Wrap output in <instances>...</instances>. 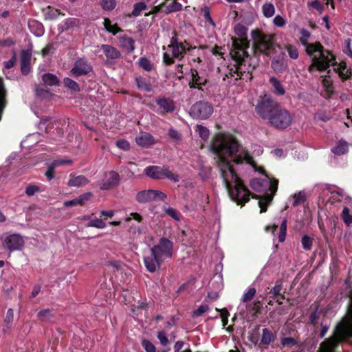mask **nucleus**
I'll use <instances>...</instances> for the list:
<instances>
[{
  "mask_svg": "<svg viewBox=\"0 0 352 352\" xmlns=\"http://www.w3.org/2000/svg\"><path fill=\"white\" fill-rule=\"evenodd\" d=\"M213 113L212 104L207 102L199 101L194 104L190 111L192 117L196 119H206Z\"/></svg>",
  "mask_w": 352,
  "mask_h": 352,
  "instance_id": "f8f14e48",
  "label": "nucleus"
},
{
  "mask_svg": "<svg viewBox=\"0 0 352 352\" xmlns=\"http://www.w3.org/2000/svg\"><path fill=\"white\" fill-rule=\"evenodd\" d=\"M87 182V179L82 175L72 176L70 175V179L68 181V186L71 187H80L82 185H85Z\"/></svg>",
  "mask_w": 352,
  "mask_h": 352,
  "instance_id": "393cba45",
  "label": "nucleus"
},
{
  "mask_svg": "<svg viewBox=\"0 0 352 352\" xmlns=\"http://www.w3.org/2000/svg\"><path fill=\"white\" fill-rule=\"evenodd\" d=\"M24 243L23 236L18 234H13L5 239L3 246L10 252H13L20 250L24 245Z\"/></svg>",
  "mask_w": 352,
  "mask_h": 352,
  "instance_id": "dca6fc26",
  "label": "nucleus"
},
{
  "mask_svg": "<svg viewBox=\"0 0 352 352\" xmlns=\"http://www.w3.org/2000/svg\"><path fill=\"white\" fill-rule=\"evenodd\" d=\"M38 318L43 322L50 321L52 318L51 310L50 309H45L40 311L38 313Z\"/></svg>",
  "mask_w": 352,
  "mask_h": 352,
  "instance_id": "e433bc0d",
  "label": "nucleus"
},
{
  "mask_svg": "<svg viewBox=\"0 0 352 352\" xmlns=\"http://www.w3.org/2000/svg\"><path fill=\"white\" fill-rule=\"evenodd\" d=\"M166 195L162 191L155 190H145L139 192L136 195V199L140 203H147L153 200H164Z\"/></svg>",
  "mask_w": 352,
  "mask_h": 352,
  "instance_id": "4468645a",
  "label": "nucleus"
},
{
  "mask_svg": "<svg viewBox=\"0 0 352 352\" xmlns=\"http://www.w3.org/2000/svg\"><path fill=\"white\" fill-rule=\"evenodd\" d=\"M300 41L305 47L307 54L311 58L312 63L309 67L310 72L315 70H322L329 64L331 53L329 51L323 50L322 45L318 42L309 43V38L311 33L306 29H302L300 32Z\"/></svg>",
  "mask_w": 352,
  "mask_h": 352,
  "instance_id": "f03ea898",
  "label": "nucleus"
},
{
  "mask_svg": "<svg viewBox=\"0 0 352 352\" xmlns=\"http://www.w3.org/2000/svg\"><path fill=\"white\" fill-rule=\"evenodd\" d=\"M281 344L285 347L292 348L297 344V341L291 337H284L281 338Z\"/></svg>",
  "mask_w": 352,
  "mask_h": 352,
  "instance_id": "a19ab883",
  "label": "nucleus"
},
{
  "mask_svg": "<svg viewBox=\"0 0 352 352\" xmlns=\"http://www.w3.org/2000/svg\"><path fill=\"white\" fill-rule=\"evenodd\" d=\"M55 166L54 165V164H52L47 169V170L46 171L45 173V176L47 177V179L49 180H51L52 178H54V168H55Z\"/></svg>",
  "mask_w": 352,
  "mask_h": 352,
  "instance_id": "69168bd1",
  "label": "nucleus"
},
{
  "mask_svg": "<svg viewBox=\"0 0 352 352\" xmlns=\"http://www.w3.org/2000/svg\"><path fill=\"white\" fill-rule=\"evenodd\" d=\"M173 251V243L166 238H162L159 243L151 248L144 256L146 270L155 272L166 259L172 257Z\"/></svg>",
  "mask_w": 352,
  "mask_h": 352,
  "instance_id": "7ed1b4c3",
  "label": "nucleus"
},
{
  "mask_svg": "<svg viewBox=\"0 0 352 352\" xmlns=\"http://www.w3.org/2000/svg\"><path fill=\"white\" fill-rule=\"evenodd\" d=\"M88 72V65L87 60L83 58L78 59L75 62L74 67L71 69L70 73L75 76H79L86 74Z\"/></svg>",
  "mask_w": 352,
  "mask_h": 352,
  "instance_id": "aec40b11",
  "label": "nucleus"
},
{
  "mask_svg": "<svg viewBox=\"0 0 352 352\" xmlns=\"http://www.w3.org/2000/svg\"><path fill=\"white\" fill-rule=\"evenodd\" d=\"M352 333V321L343 319L336 327L333 336L322 342L319 352H334L338 343Z\"/></svg>",
  "mask_w": 352,
  "mask_h": 352,
  "instance_id": "39448f33",
  "label": "nucleus"
},
{
  "mask_svg": "<svg viewBox=\"0 0 352 352\" xmlns=\"http://www.w3.org/2000/svg\"><path fill=\"white\" fill-rule=\"evenodd\" d=\"M188 49V43H179L177 39L173 37L167 47L164 48V61L166 64L170 65L173 62V58L182 56L186 50Z\"/></svg>",
  "mask_w": 352,
  "mask_h": 352,
  "instance_id": "423d86ee",
  "label": "nucleus"
},
{
  "mask_svg": "<svg viewBox=\"0 0 352 352\" xmlns=\"http://www.w3.org/2000/svg\"><path fill=\"white\" fill-rule=\"evenodd\" d=\"M322 83L327 92L331 94L333 92L332 81L331 79L325 78L322 80Z\"/></svg>",
  "mask_w": 352,
  "mask_h": 352,
  "instance_id": "8fccbe9b",
  "label": "nucleus"
},
{
  "mask_svg": "<svg viewBox=\"0 0 352 352\" xmlns=\"http://www.w3.org/2000/svg\"><path fill=\"white\" fill-rule=\"evenodd\" d=\"M292 121L291 114L280 106L270 117V123L278 129H285Z\"/></svg>",
  "mask_w": 352,
  "mask_h": 352,
  "instance_id": "6e6552de",
  "label": "nucleus"
},
{
  "mask_svg": "<svg viewBox=\"0 0 352 352\" xmlns=\"http://www.w3.org/2000/svg\"><path fill=\"white\" fill-rule=\"evenodd\" d=\"M142 344L146 352H155V346L148 340H143Z\"/></svg>",
  "mask_w": 352,
  "mask_h": 352,
  "instance_id": "3c124183",
  "label": "nucleus"
},
{
  "mask_svg": "<svg viewBox=\"0 0 352 352\" xmlns=\"http://www.w3.org/2000/svg\"><path fill=\"white\" fill-rule=\"evenodd\" d=\"M89 226L104 228L105 227V223L101 219H89Z\"/></svg>",
  "mask_w": 352,
  "mask_h": 352,
  "instance_id": "5fc2aeb1",
  "label": "nucleus"
},
{
  "mask_svg": "<svg viewBox=\"0 0 352 352\" xmlns=\"http://www.w3.org/2000/svg\"><path fill=\"white\" fill-rule=\"evenodd\" d=\"M164 212L167 215L175 221H179L180 220V213L176 209L171 207H167L164 208Z\"/></svg>",
  "mask_w": 352,
  "mask_h": 352,
  "instance_id": "4c0bfd02",
  "label": "nucleus"
},
{
  "mask_svg": "<svg viewBox=\"0 0 352 352\" xmlns=\"http://www.w3.org/2000/svg\"><path fill=\"white\" fill-rule=\"evenodd\" d=\"M207 82V78L204 76H199L196 70H191L189 77V86L190 88L201 89V87Z\"/></svg>",
  "mask_w": 352,
  "mask_h": 352,
  "instance_id": "6ab92c4d",
  "label": "nucleus"
},
{
  "mask_svg": "<svg viewBox=\"0 0 352 352\" xmlns=\"http://www.w3.org/2000/svg\"><path fill=\"white\" fill-rule=\"evenodd\" d=\"M144 173L148 177L155 179L167 178L173 182H177L179 181V177L177 175L164 167L157 166H148L144 169Z\"/></svg>",
  "mask_w": 352,
  "mask_h": 352,
  "instance_id": "0eeeda50",
  "label": "nucleus"
},
{
  "mask_svg": "<svg viewBox=\"0 0 352 352\" xmlns=\"http://www.w3.org/2000/svg\"><path fill=\"white\" fill-rule=\"evenodd\" d=\"M136 143L142 147H148L155 143L154 138L148 133L140 132L135 138Z\"/></svg>",
  "mask_w": 352,
  "mask_h": 352,
  "instance_id": "412c9836",
  "label": "nucleus"
},
{
  "mask_svg": "<svg viewBox=\"0 0 352 352\" xmlns=\"http://www.w3.org/2000/svg\"><path fill=\"white\" fill-rule=\"evenodd\" d=\"M139 65L146 71H151L152 69L153 65L150 60L146 58L142 57L139 59Z\"/></svg>",
  "mask_w": 352,
  "mask_h": 352,
  "instance_id": "79ce46f5",
  "label": "nucleus"
},
{
  "mask_svg": "<svg viewBox=\"0 0 352 352\" xmlns=\"http://www.w3.org/2000/svg\"><path fill=\"white\" fill-rule=\"evenodd\" d=\"M121 45L129 52H133L135 49L134 41L130 37L123 36L120 38Z\"/></svg>",
  "mask_w": 352,
  "mask_h": 352,
  "instance_id": "7c9ffc66",
  "label": "nucleus"
},
{
  "mask_svg": "<svg viewBox=\"0 0 352 352\" xmlns=\"http://www.w3.org/2000/svg\"><path fill=\"white\" fill-rule=\"evenodd\" d=\"M136 83L138 87L146 92H150L152 90L151 85L147 82V80L143 78H137Z\"/></svg>",
  "mask_w": 352,
  "mask_h": 352,
  "instance_id": "72a5a7b5",
  "label": "nucleus"
},
{
  "mask_svg": "<svg viewBox=\"0 0 352 352\" xmlns=\"http://www.w3.org/2000/svg\"><path fill=\"white\" fill-rule=\"evenodd\" d=\"M101 47L106 57L109 59H116L120 55V52L111 45H102Z\"/></svg>",
  "mask_w": 352,
  "mask_h": 352,
  "instance_id": "b1692460",
  "label": "nucleus"
},
{
  "mask_svg": "<svg viewBox=\"0 0 352 352\" xmlns=\"http://www.w3.org/2000/svg\"><path fill=\"white\" fill-rule=\"evenodd\" d=\"M147 6L143 2H138L134 4L133 10L132 11V16H138L141 14V12L145 10H146Z\"/></svg>",
  "mask_w": 352,
  "mask_h": 352,
  "instance_id": "c9c22d12",
  "label": "nucleus"
},
{
  "mask_svg": "<svg viewBox=\"0 0 352 352\" xmlns=\"http://www.w3.org/2000/svg\"><path fill=\"white\" fill-rule=\"evenodd\" d=\"M14 44V41L10 38H8L5 40H0V47H10L13 45Z\"/></svg>",
  "mask_w": 352,
  "mask_h": 352,
  "instance_id": "680f3d73",
  "label": "nucleus"
},
{
  "mask_svg": "<svg viewBox=\"0 0 352 352\" xmlns=\"http://www.w3.org/2000/svg\"><path fill=\"white\" fill-rule=\"evenodd\" d=\"M270 81L272 85L274 94L280 96L284 95L285 94L284 87L278 79L274 77H272Z\"/></svg>",
  "mask_w": 352,
  "mask_h": 352,
  "instance_id": "cd10ccee",
  "label": "nucleus"
},
{
  "mask_svg": "<svg viewBox=\"0 0 352 352\" xmlns=\"http://www.w3.org/2000/svg\"><path fill=\"white\" fill-rule=\"evenodd\" d=\"M32 58L31 50H22L21 52V73L26 76L31 70L30 60Z\"/></svg>",
  "mask_w": 352,
  "mask_h": 352,
  "instance_id": "a211bd4d",
  "label": "nucleus"
},
{
  "mask_svg": "<svg viewBox=\"0 0 352 352\" xmlns=\"http://www.w3.org/2000/svg\"><path fill=\"white\" fill-rule=\"evenodd\" d=\"M87 200L88 195L84 194L72 200L65 201L63 204L65 207H72L76 205H84Z\"/></svg>",
  "mask_w": 352,
  "mask_h": 352,
  "instance_id": "a878e982",
  "label": "nucleus"
},
{
  "mask_svg": "<svg viewBox=\"0 0 352 352\" xmlns=\"http://www.w3.org/2000/svg\"><path fill=\"white\" fill-rule=\"evenodd\" d=\"M279 104L270 97L265 96L256 107V113L270 121V117L279 107Z\"/></svg>",
  "mask_w": 352,
  "mask_h": 352,
  "instance_id": "1a4fd4ad",
  "label": "nucleus"
},
{
  "mask_svg": "<svg viewBox=\"0 0 352 352\" xmlns=\"http://www.w3.org/2000/svg\"><path fill=\"white\" fill-rule=\"evenodd\" d=\"M256 294V289L254 287H249L244 293L242 300L243 302H248L252 299Z\"/></svg>",
  "mask_w": 352,
  "mask_h": 352,
  "instance_id": "c03bdc74",
  "label": "nucleus"
},
{
  "mask_svg": "<svg viewBox=\"0 0 352 352\" xmlns=\"http://www.w3.org/2000/svg\"><path fill=\"white\" fill-rule=\"evenodd\" d=\"M252 38L257 50L261 52L267 53L272 46V36L263 34L258 30L252 32Z\"/></svg>",
  "mask_w": 352,
  "mask_h": 352,
  "instance_id": "9b49d317",
  "label": "nucleus"
},
{
  "mask_svg": "<svg viewBox=\"0 0 352 352\" xmlns=\"http://www.w3.org/2000/svg\"><path fill=\"white\" fill-rule=\"evenodd\" d=\"M306 200V195L304 191H300L293 196V206H296L303 204Z\"/></svg>",
  "mask_w": 352,
  "mask_h": 352,
  "instance_id": "f704fd0d",
  "label": "nucleus"
},
{
  "mask_svg": "<svg viewBox=\"0 0 352 352\" xmlns=\"http://www.w3.org/2000/svg\"><path fill=\"white\" fill-rule=\"evenodd\" d=\"M262 13L266 18H270L275 14L274 6L271 3H265L262 6Z\"/></svg>",
  "mask_w": 352,
  "mask_h": 352,
  "instance_id": "c756f323",
  "label": "nucleus"
},
{
  "mask_svg": "<svg viewBox=\"0 0 352 352\" xmlns=\"http://www.w3.org/2000/svg\"><path fill=\"white\" fill-rule=\"evenodd\" d=\"M273 23L278 28H283L286 24L285 19L280 15H276L273 19Z\"/></svg>",
  "mask_w": 352,
  "mask_h": 352,
  "instance_id": "09e8293b",
  "label": "nucleus"
},
{
  "mask_svg": "<svg viewBox=\"0 0 352 352\" xmlns=\"http://www.w3.org/2000/svg\"><path fill=\"white\" fill-rule=\"evenodd\" d=\"M349 151V144L344 140H339L331 148V151L336 155H341Z\"/></svg>",
  "mask_w": 352,
  "mask_h": 352,
  "instance_id": "4be33fe9",
  "label": "nucleus"
},
{
  "mask_svg": "<svg viewBox=\"0 0 352 352\" xmlns=\"http://www.w3.org/2000/svg\"><path fill=\"white\" fill-rule=\"evenodd\" d=\"M60 14V12L58 10H56V9L50 10L47 13V15L48 16V18L50 19H54Z\"/></svg>",
  "mask_w": 352,
  "mask_h": 352,
  "instance_id": "338daca9",
  "label": "nucleus"
},
{
  "mask_svg": "<svg viewBox=\"0 0 352 352\" xmlns=\"http://www.w3.org/2000/svg\"><path fill=\"white\" fill-rule=\"evenodd\" d=\"M301 243L305 250H310L312 246V239L307 235H304L302 237Z\"/></svg>",
  "mask_w": 352,
  "mask_h": 352,
  "instance_id": "de8ad7c7",
  "label": "nucleus"
},
{
  "mask_svg": "<svg viewBox=\"0 0 352 352\" xmlns=\"http://www.w3.org/2000/svg\"><path fill=\"white\" fill-rule=\"evenodd\" d=\"M39 191H41L40 188L34 184L28 185L25 189V193L29 197L34 195L35 193Z\"/></svg>",
  "mask_w": 352,
  "mask_h": 352,
  "instance_id": "49530a36",
  "label": "nucleus"
},
{
  "mask_svg": "<svg viewBox=\"0 0 352 352\" xmlns=\"http://www.w3.org/2000/svg\"><path fill=\"white\" fill-rule=\"evenodd\" d=\"M211 150L215 155L229 196L238 204H244L250 199V192L234 173L231 162H245L254 166L252 157L228 133L217 134L212 140Z\"/></svg>",
  "mask_w": 352,
  "mask_h": 352,
  "instance_id": "f257e3e1",
  "label": "nucleus"
},
{
  "mask_svg": "<svg viewBox=\"0 0 352 352\" xmlns=\"http://www.w3.org/2000/svg\"><path fill=\"white\" fill-rule=\"evenodd\" d=\"M63 84L65 87L70 89L72 91L78 92L80 91L78 84L69 78H65L63 79Z\"/></svg>",
  "mask_w": 352,
  "mask_h": 352,
  "instance_id": "473e14b6",
  "label": "nucleus"
},
{
  "mask_svg": "<svg viewBox=\"0 0 352 352\" xmlns=\"http://www.w3.org/2000/svg\"><path fill=\"white\" fill-rule=\"evenodd\" d=\"M101 5L103 9L112 10L116 6V0H102Z\"/></svg>",
  "mask_w": 352,
  "mask_h": 352,
  "instance_id": "37998d69",
  "label": "nucleus"
},
{
  "mask_svg": "<svg viewBox=\"0 0 352 352\" xmlns=\"http://www.w3.org/2000/svg\"><path fill=\"white\" fill-rule=\"evenodd\" d=\"M155 102L160 107V110L156 111L161 115L166 113H171L175 110V103L173 100L168 98H160L155 100ZM149 107L155 111V107L153 104H149Z\"/></svg>",
  "mask_w": 352,
  "mask_h": 352,
  "instance_id": "2eb2a0df",
  "label": "nucleus"
},
{
  "mask_svg": "<svg viewBox=\"0 0 352 352\" xmlns=\"http://www.w3.org/2000/svg\"><path fill=\"white\" fill-rule=\"evenodd\" d=\"M251 187L256 191H270L271 194L265 195L258 201L261 208L260 212H264L267 210L268 204L272 200L278 188V181L274 179H270L265 176L263 179H253L250 182Z\"/></svg>",
  "mask_w": 352,
  "mask_h": 352,
  "instance_id": "20e7f679",
  "label": "nucleus"
},
{
  "mask_svg": "<svg viewBox=\"0 0 352 352\" xmlns=\"http://www.w3.org/2000/svg\"><path fill=\"white\" fill-rule=\"evenodd\" d=\"M116 146L124 151H128L130 148V144L128 141L124 139L119 140L116 142Z\"/></svg>",
  "mask_w": 352,
  "mask_h": 352,
  "instance_id": "864d4df0",
  "label": "nucleus"
},
{
  "mask_svg": "<svg viewBox=\"0 0 352 352\" xmlns=\"http://www.w3.org/2000/svg\"><path fill=\"white\" fill-rule=\"evenodd\" d=\"M28 25L31 31L36 36H41L44 34V28L41 23L36 21H32L29 22Z\"/></svg>",
  "mask_w": 352,
  "mask_h": 352,
  "instance_id": "bb28decb",
  "label": "nucleus"
},
{
  "mask_svg": "<svg viewBox=\"0 0 352 352\" xmlns=\"http://www.w3.org/2000/svg\"><path fill=\"white\" fill-rule=\"evenodd\" d=\"M14 319V312L12 309H9L7 311L6 316L5 318V322L10 324L13 321Z\"/></svg>",
  "mask_w": 352,
  "mask_h": 352,
  "instance_id": "0e129e2a",
  "label": "nucleus"
},
{
  "mask_svg": "<svg viewBox=\"0 0 352 352\" xmlns=\"http://www.w3.org/2000/svg\"><path fill=\"white\" fill-rule=\"evenodd\" d=\"M54 50V45L52 43H50L47 45L43 50H42V55L43 56H45L47 55H49L52 53H53Z\"/></svg>",
  "mask_w": 352,
  "mask_h": 352,
  "instance_id": "6e6d98bb",
  "label": "nucleus"
},
{
  "mask_svg": "<svg viewBox=\"0 0 352 352\" xmlns=\"http://www.w3.org/2000/svg\"><path fill=\"white\" fill-rule=\"evenodd\" d=\"M208 309L207 305H201L198 309L194 311L193 314L195 316H199Z\"/></svg>",
  "mask_w": 352,
  "mask_h": 352,
  "instance_id": "13d9d810",
  "label": "nucleus"
},
{
  "mask_svg": "<svg viewBox=\"0 0 352 352\" xmlns=\"http://www.w3.org/2000/svg\"><path fill=\"white\" fill-rule=\"evenodd\" d=\"M182 4L177 2L175 0H174L173 2L168 4L166 6V9L165 12L166 13H170V12H173L179 11V10H182Z\"/></svg>",
  "mask_w": 352,
  "mask_h": 352,
  "instance_id": "ea45409f",
  "label": "nucleus"
},
{
  "mask_svg": "<svg viewBox=\"0 0 352 352\" xmlns=\"http://www.w3.org/2000/svg\"><path fill=\"white\" fill-rule=\"evenodd\" d=\"M342 217L344 222L347 225L352 223V215L349 213V210L347 208H344L342 210Z\"/></svg>",
  "mask_w": 352,
  "mask_h": 352,
  "instance_id": "603ef678",
  "label": "nucleus"
},
{
  "mask_svg": "<svg viewBox=\"0 0 352 352\" xmlns=\"http://www.w3.org/2000/svg\"><path fill=\"white\" fill-rule=\"evenodd\" d=\"M247 28L241 24H237L234 27V32L239 36L241 39L244 38L243 37L247 34Z\"/></svg>",
  "mask_w": 352,
  "mask_h": 352,
  "instance_id": "a18cd8bd",
  "label": "nucleus"
},
{
  "mask_svg": "<svg viewBox=\"0 0 352 352\" xmlns=\"http://www.w3.org/2000/svg\"><path fill=\"white\" fill-rule=\"evenodd\" d=\"M329 58H331L332 59L329 60V64H328L327 67L322 69V71H324L327 69L331 65H332L334 67V70L338 72V75L342 78V79H347L350 78L351 75V72L349 68H348L346 63L345 62H341L339 64H337L335 63V58L333 56V54H331V56ZM322 72V70H320Z\"/></svg>",
  "mask_w": 352,
  "mask_h": 352,
  "instance_id": "f3484780",
  "label": "nucleus"
},
{
  "mask_svg": "<svg viewBox=\"0 0 352 352\" xmlns=\"http://www.w3.org/2000/svg\"><path fill=\"white\" fill-rule=\"evenodd\" d=\"M103 24L106 30L115 35L116 33L121 31V29L116 23H113L111 20L104 19Z\"/></svg>",
  "mask_w": 352,
  "mask_h": 352,
  "instance_id": "c85d7f7f",
  "label": "nucleus"
},
{
  "mask_svg": "<svg viewBox=\"0 0 352 352\" xmlns=\"http://www.w3.org/2000/svg\"><path fill=\"white\" fill-rule=\"evenodd\" d=\"M50 118H43L41 120L39 124H38V128L40 130L45 129V132H47L48 130V126H45V124L50 121Z\"/></svg>",
  "mask_w": 352,
  "mask_h": 352,
  "instance_id": "052dcab7",
  "label": "nucleus"
},
{
  "mask_svg": "<svg viewBox=\"0 0 352 352\" xmlns=\"http://www.w3.org/2000/svg\"><path fill=\"white\" fill-rule=\"evenodd\" d=\"M287 52H288L289 56L292 58L296 59L298 58V52L297 49L295 47L289 45L287 47Z\"/></svg>",
  "mask_w": 352,
  "mask_h": 352,
  "instance_id": "4d7b16f0",
  "label": "nucleus"
},
{
  "mask_svg": "<svg viewBox=\"0 0 352 352\" xmlns=\"http://www.w3.org/2000/svg\"><path fill=\"white\" fill-rule=\"evenodd\" d=\"M157 338L162 345L165 346L168 343V340L166 337V333L164 331L158 332Z\"/></svg>",
  "mask_w": 352,
  "mask_h": 352,
  "instance_id": "bf43d9fd",
  "label": "nucleus"
},
{
  "mask_svg": "<svg viewBox=\"0 0 352 352\" xmlns=\"http://www.w3.org/2000/svg\"><path fill=\"white\" fill-rule=\"evenodd\" d=\"M195 131L203 140L208 139L209 130L206 127L201 125H197Z\"/></svg>",
  "mask_w": 352,
  "mask_h": 352,
  "instance_id": "58836bf2",
  "label": "nucleus"
},
{
  "mask_svg": "<svg viewBox=\"0 0 352 352\" xmlns=\"http://www.w3.org/2000/svg\"><path fill=\"white\" fill-rule=\"evenodd\" d=\"M119 174L114 170H107L103 173L97 181V186L101 190H110L117 186L120 183Z\"/></svg>",
  "mask_w": 352,
  "mask_h": 352,
  "instance_id": "9d476101",
  "label": "nucleus"
},
{
  "mask_svg": "<svg viewBox=\"0 0 352 352\" xmlns=\"http://www.w3.org/2000/svg\"><path fill=\"white\" fill-rule=\"evenodd\" d=\"M350 305L348 311V314L346 317V321H352V294L349 300ZM352 336V333L347 336V337Z\"/></svg>",
  "mask_w": 352,
  "mask_h": 352,
  "instance_id": "774afa93",
  "label": "nucleus"
},
{
  "mask_svg": "<svg viewBox=\"0 0 352 352\" xmlns=\"http://www.w3.org/2000/svg\"><path fill=\"white\" fill-rule=\"evenodd\" d=\"M42 80L45 85L50 87L59 86L60 84L58 77L55 74L51 73L43 74L42 76Z\"/></svg>",
  "mask_w": 352,
  "mask_h": 352,
  "instance_id": "5701e85b",
  "label": "nucleus"
},
{
  "mask_svg": "<svg viewBox=\"0 0 352 352\" xmlns=\"http://www.w3.org/2000/svg\"><path fill=\"white\" fill-rule=\"evenodd\" d=\"M272 67L275 71L279 72L283 69V64L282 62L278 60H273L272 63Z\"/></svg>",
  "mask_w": 352,
  "mask_h": 352,
  "instance_id": "e2e57ef3",
  "label": "nucleus"
},
{
  "mask_svg": "<svg viewBox=\"0 0 352 352\" xmlns=\"http://www.w3.org/2000/svg\"><path fill=\"white\" fill-rule=\"evenodd\" d=\"M274 336L267 329H263L262 332L261 342L264 344H270L274 340Z\"/></svg>",
  "mask_w": 352,
  "mask_h": 352,
  "instance_id": "2f4dec72",
  "label": "nucleus"
},
{
  "mask_svg": "<svg viewBox=\"0 0 352 352\" xmlns=\"http://www.w3.org/2000/svg\"><path fill=\"white\" fill-rule=\"evenodd\" d=\"M248 47V42L245 38L234 41L233 42V49L230 52V55L238 63H241L247 56L246 49Z\"/></svg>",
  "mask_w": 352,
  "mask_h": 352,
  "instance_id": "ddd939ff",
  "label": "nucleus"
}]
</instances>
